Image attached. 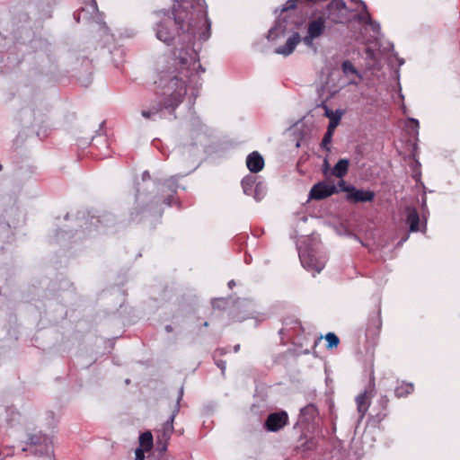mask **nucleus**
Masks as SVG:
<instances>
[{
  "instance_id": "1",
  "label": "nucleus",
  "mask_w": 460,
  "mask_h": 460,
  "mask_svg": "<svg viewBox=\"0 0 460 460\" xmlns=\"http://www.w3.org/2000/svg\"><path fill=\"white\" fill-rule=\"evenodd\" d=\"M173 17L164 14L156 24V38L170 45L176 37L182 43L193 45L210 37L211 22L208 18L205 0H174Z\"/></svg>"
},
{
  "instance_id": "2",
  "label": "nucleus",
  "mask_w": 460,
  "mask_h": 460,
  "mask_svg": "<svg viewBox=\"0 0 460 460\" xmlns=\"http://www.w3.org/2000/svg\"><path fill=\"white\" fill-rule=\"evenodd\" d=\"M198 61V53L190 47L180 50L173 59V67L159 72L155 82L159 101L150 108L142 109L141 115L145 119H152L164 109L174 110L182 102L187 93V79L192 75Z\"/></svg>"
},
{
  "instance_id": "3",
  "label": "nucleus",
  "mask_w": 460,
  "mask_h": 460,
  "mask_svg": "<svg viewBox=\"0 0 460 460\" xmlns=\"http://www.w3.org/2000/svg\"><path fill=\"white\" fill-rule=\"evenodd\" d=\"M28 447L23 450L30 452L35 456H51L53 454V445L51 439L41 433H35L29 437Z\"/></svg>"
},
{
  "instance_id": "4",
  "label": "nucleus",
  "mask_w": 460,
  "mask_h": 460,
  "mask_svg": "<svg viewBox=\"0 0 460 460\" xmlns=\"http://www.w3.org/2000/svg\"><path fill=\"white\" fill-rule=\"evenodd\" d=\"M183 396V387L179 391L178 398L174 409L170 418L163 424L161 429L158 430L157 444L162 445L161 451H165L167 447V442L170 439L173 432V421L180 411V402Z\"/></svg>"
},
{
  "instance_id": "5",
  "label": "nucleus",
  "mask_w": 460,
  "mask_h": 460,
  "mask_svg": "<svg viewBox=\"0 0 460 460\" xmlns=\"http://www.w3.org/2000/svg\"><path fill=\"white\" fill-rule=\"evenodd\" d=\"M325 22L326 18L322 15L308 22L306 35L303 38V41L305 45L312 46L314 40L321 37L324 33Z\"/></svg>"
},
{
  "instance_id": "6",
  "label": "nucleus",
  "mask_w": 460,
  "mask_h": 460,
  "mask_svg": "<svg viewBox=\"0 0 460 460\" xmlns=\"http://www.w3.org/2000/svg\"><path fill=\"white\" fill-rule=\"evenodd\" d=\"M326 20L332 23H341L347 15V5L343 0H332L326 6Z\"/></svg>"
},
{
  "instance_id": "7",
  "label": "nucleus",
  "mask_w": 460,
  "mask_h": 460,
  "mask_svg": "<svg viewBox=\"0 0 460 460\" xmlns=\"http://www.w3.org/2000/svg\"><path fill=\"white\" fill-rule=\"evenodd\" d=\"M300 261L307 270H314L320 273L325 267L324 257H316L312 252L304 251L299 253Z\"/></svg>"
},
{
  "instance_id": "8",
  "label": "nucleus",
  "mask_w": 460,
  "mask_h": 460,
  "mask_svg": "<svg viewBox=\"0 0 460 460\" xmlns=\"http://www.w3.org/2000/svg\"><path fill=\"white\" fill-rule=\"evenodd\" d=\"M288 423L287 411H280L270 413L265 420L264 428L270 432H278Z\"/></svg>"
},
{
  "instance_id": "9",
  "label": "nucleus",
  "mask_w": 460,
  "mask_h": 460,
  "mask_svg": "<svg viewBox=\"0 0 460 460\" xmlns=\"http://www.w3.org/2000/svg\"><path fill=\"white\" fill-rule=\"evenodd\" d=\"M338 192L334 184H329L325 181L315 183L310 190L309 199L322 200Z\"/></svg>"
},
{
  "instance_id": "10",
  "label": "nucleus",
  "mask_w": 460,
  "mask_h": 460,
  "mask_svg": "<svg viewBox=\"0 0 460 460\" xmlns=\"http://www.w3.org/2000/svg\"><path fill=\"white\" fill-rule=\"evenodd\" d=\"M343 191H347V199L358 202H371L375 198L372 190H358L355 187H344Z\"/></svg>"
},
{
  "instance_id": "11",
  "label": "nucleus",
  "mask_w": 460,
  "mask_h": 460,
  "mask_svg": "<svg viewBox=\"0 0 460 460\" xmlns=\"http://www.w3.org/2000/svg\"><path fill=\"white\" fill-rule=\"evenodd\" d=\"M178 189V179L177 176H172L168 178L163 184L162 191L167 193V196L164 199L163 203L168 207L172 206L176 203L175 194Z\"/></svg>"
},
{
  "instance_id": "12",
  "label": "nucleus",
  "mask_w": 460,
  "mask_h": 460,
  "mask_svg": "<svg viewBox=\"0 0 460 460\" xmlns=\"http://www.w3.org/2000/svg\"><path fill=\"white\" fill-rule=\"evenodd\" d=\"M246 166L251 172L257 173L264 167V158L258 151H253L246 157Z\"/></svg>"
},
{
  "instance_id": "13",
  "label": "nucleus",
  "mask_w": 460,
  "mask_h": 460,
  "mask_svg": "<svg viewBox=\"0 0 460 460\" xmlns=\"http://www.w3.org/2000/svg\"><path fill=\"white\" fill-rule=\"evenodd\" d=\"M371 394L367 390L360 393L356 396L357 410L359 415V420H362L367 412L370 406Z\"/></svg>"
},
{
  "instance_id": "14",
  "label": "nucleus",
  "mask_w": 460,
  "mask_h": 460,
  "mask_svg": "<svg viewBox=\"0 0 460 460\" xmlns=\"http://www.w3.org/2000/svg\"><path fill=\"white\" fill-rule=\"evenodd\" d=\"M300 40V35L297 32H295L288 39L284 46H280L276 49L275 53L288 56L294 51Z\"/></svg>"
},
{
  "instance_id": "15",
  "label": "nucleus",
  "mask_w": 460,
  "mask_h": 460,
  "mask_svg": "<svg viewBox=\"0 0 460 460\" xmlns=\"http://www.w3.org/2000/svg\"><path fill=\"white\" fill-rule=\"evenodd\" d=\"M87 7H83L79 12L74 13L76 22H79L82 16L84 20L93 18L99 12L97 3L95 0H89Z\"/></svg>"
},
{
  "instance_id": "16",
  "label": "nucleus",
  "mask_w": 460,
  "mask_h": 460,
  "mask_svg": "<svg viewBox=\"0 0 460 460\" xmlns=\"http://www.w3.org/2000/svg\"><path fill=\"white\" fill-rule=\"evenodd\" d=\"M389 404V398L386 395H382L377 401V406L380 411L374 416H371V420L375 423H380L387 416V407Z\"/></svg>"
},
{
  "instance_id": "17",
  "label": "nucleus",
  "mask_w": 460,
  "mask_h": 460,
  "mask_svg": "<svg viewBox=\"0 0 460 460\" xmlns=\"http://www.w3.org/2000/svg\"><path fill=\"white\" fill-rule=\"evenodd\" d=\"M406 222L410 226L411 232H417L419 231V223H420V217L415 208H406Z\"/></svg>"
},
{
  "instance_id": "18",
  "label": "nucleus",
  "mask_w": 460,
  "mask_h": 460,
  "mask_svg": "<svg viewBox=\"0 0 460 460\" xmlns=\"http://www.w3.org/2000/svg\"><path fill=\"white\" fill-rule=\"evenodd\" d=\"M349 169V161L347 159H340L332 169V175L338 178H343Z\"/></svg>"
},
{
  "instance_id": "19",
  "label": "nucleus",
  "mask_w": 460,
  "mask_h": 460,
  "mask_svg": "<svg viewBox=\"0 0 460 460\" xmlns=\"http://www.w3.org/2000/svg\"><path fill=\"white\" fill-rule=\"evenodd\" d=\"M301 416L305 421L309 422L315 419L318 415V409L314 404H308L300 410Z\"/></svg>"
},
{
  "instance_id": "20",
  "label": "nucleus",
  "mask_w": 460,
  "mask_h": 460,
  "mask_svg": "<svg viewBox=\"0 0 460 460\" xmlns=\"http://www.w3.org/2000/svg\"><path fill=\"white\" fill-rule=\"evenodd\" d=\"M242 188L246 195H252L256 186V178L253 175L245 176L242 181Z\"/></svg>"
},
{
  "instance_id": "21",
  "label": "nucleus",
  "mask_w": 460,
  "mask_h": 460,
  "mask_svg": "<svg viewBox=\"0 0 460 460\" xmlns=\"http://www.w3.org/2000/svg\"><path fill=\"white\" fill-rule=\"evenodd\" d=\"M413 389V385L411 383L403 382L395 387L394 394L398 398L404 397L411 394Z\"/></svg>"
},
{
  "instance_id": "22",
  "label": "nucleus",
  "mask_w": 460,
  "mask_h": 460,
  "mask_svg": "<svg viewBox=\"0 0 460 460\" xmlns=\"http://www.w3.org/2000/svg\"><path fill=\"white\" fill-rule=\"evenodd\" d=\"M140 447L150 450L153 447V436L150 431H146L139 436Z\"/></svg>"
},
{
  "instance_id": "23",
  "label": "nucleus",
  "mask_w": 460,
  "mask_h": 460,
  "mask_svg": "<svg viewBox=\"0 0 460 460\" xmlns=\"http://www.w3.org/2000/svg\"><path fill=\"white\" fill-rule=\"evenodd\" d=\"M342 72L344 75H348L349 74H353L358 75L359 78H361V75L358 73V71L356 69V67L353 66V64L349 61L345 60L341 64Z\"/></svg>"
},
{
  "instance_id": "24",
  "label": "nucleus",
  "mask_w": 460,
  "mask_h": 460,
  "mask_svg": "<svg viewBox=\"0 0 460 460\" xmlns=\"http://www.w3.org/2000/svg\"><path fill=\"white\" fill-rule=\"evenodd\" d=\"M325 340L327 341V348L328 349H332L334 347H337L340 343V339L339 337L333 333V332H328L326 335H325Z\"/></svg>"
},
{
  "instance_id": "25",
  "label": "nucleus",
  "mask_w": 460,
  "mask_h": 460,
  "mask_svg": "<svg viewBox=\"0 0 460 460\" xmlns=\"http://www.w3.org/2000/svg\"><path fill=\"white\" fill-rule=\"evenodd\" d=\"M264 186L261 182H258L253 190V192L252 195H253L254 199L256 200H261L264 194H265V190H264Z\"/></svg>"
},
{
  "instance_id": "26",
  "label": "nucleus",
  "mask_w": 460,
  "mask_h": 460,
  "mask_svg": "<svg viewBox=\"0 0 460 460\" xmlns=\"http://www.w3.org/2000/svg\"><path fill=\"white\" fill-rule=\"evenodd\" d=\"M333 132L326 131V133L323 136V138L322 140L321 146L323 148L326 149L327 151H330L329 145L332 142Z\"/></svg>"
},
{
  "instance_id": "27",
  "label": "nucleus",
  "mask_w": 460,
  "mask_h": 460,
  "mask_svg": "<svg viewBox=\"0 0 460 460\" xmlns=\"http://www.w3.org/2000/svg\"><path fill=\"white\" fill-rule=\"evenodd\" d=\"M365 11L358 15V19L360 22H366V23H372V20L370 17L369 13L367 11V6L363 3Z\"/></svg>"
},
{
  "instance_id": "28",
  "label": "nucleus",
  "mask_w": 460,
  "mask_h": 460,
  "mask_svg": "<svg viewBox=\"0 0 460 460\" xmlns=\"http://www.w3.org/2000/svg\"><path fill=\"white\" fill-rule=\"evenodd\" d=\"M340 120H341V115L331 117L327 131L333 132L335 128L339 125Z\"/></svg>"
},
{
  "instance_id": "29",
  "label": "nucleus",
  "mask_w": 460,
  "mask_h": 460,
  "mask_svg": "<svg viewBox=\"0 0 460 460\" xmlns=\"http://www.w3.org/2000/svg\"><path fill=\"white\" fill-rule=\"evenodd\" d=\"M296 1L297 0H288L284 5H283V8H282V11L283 12H286V11H288V10H292V9H295L296 6Z\"/></svg>"
},
{
  "instance_id": "30",
  "label": "nucleus",
  "mask_w": 460,
  "mask_h": 460,
  "mask_svg": "<svg viewBox=\"0 0 460 460\" xmlns=\"http://www.w3.org/2000/svg\"><path fill=\"white\" fill-rule=\"evenodd\" d=\"M215 364L220 368L223 375H225L226 368V362L225 360L220 359L219 358H213Z\"/></svg>"
},
{
  "instance_id": "31",
  "label": "nucleus",
  "mask_w": 460,
  "mask_h": 460,
  "mask_svg": "<svg viewBox=\"0 0 460 460\" xmlns=\"http://www.w3.org/2000/svg\"><path fill=\"white\" fill-rule=\"evenodd\" d=\"M146 451V450L142 447L137 448L135 451V460H144Z\"/></svg>"
},
{
  "instance_id": "32",
  "label": "nucleus",
  "mask_w": 460,
  "mask_h": 460,
  "mask_svg": "<svg viewBox=\"0 0 460 460\" xmlns=\"http://www.w3.org/2000/svg\"><path fill=\"white\" fill-rule=\"evenodd\" d=\"M228 352L227 349L218 348L213 353V358H220Z\"/></svg>"
},
{
  "instance_id": "33",
  "label": "nucleus",
  "mask_w": 460,
  "mask_h": 460,
  "mask_svg": "<svg viewBox=\"0 0 460 460\" xmlns=\"http://www.w3.org/2000/svg\"><path fill=\"white\" fill-rule=\"evenodd\" d=\"M223 302H224V299L217 298L212 301V305L214 308H219V306H220L219 303H223Z\"/></svg>"
},
{
  "instance_id": "34",
  "label": "nucleus",
  "mask_w": 460,
  "mask_h": 460,
  "mask_svg": "<svg viewBox=\"0 0 460 460\" xmlns=\"http://www.w3.org/2000/svg\"><path fill=\"white\" fill-rule=\"evenodd\" d=\"M325 115L331 119L332 116H337L338 114H333L327 107L325 108Z\"/></svg>"
},
{
  "instance_id": "35",
  "label": "nucleus",
  "mask_w": 460,
  "mask_h": 460,
  "mask_svg": "<svg viewBox=\"0 0 460 460\" xmlns=\"http://www.w3.org/2000/svg\"><path fill=\"white\" fill-rule=\"evenodd\" d=\"M369 24L372 26V28H373V30H374V31H378V30L380 29L379 24H378V23H376V22H372V23H369Z\"/></svg>"
},
{
  "instance_id": "36",
  "label": "nucleus",
  "mask_w": 460,
  "mask_h": 460,
  "mask_svg": "<svg viewBox=\"0 0 460 460\" xmlns=\"http://www.w3.org/2000/svg\"><path fill=\"white\" fill-rule=\"evenodd\" d=\"M339 186L341 187V189L343 190V188L344 187H347L346 184H345V181L343 180H341L340 182H339Z\"/></svg>"
},
{
  "instance_id": "37",
  "label": "nucleus",
  "mask_w": 460,
  "mask_h": 460,
  "mask_svg": "<svg viewBox=\"0 0 460 460\" xmlns=\"http://www.w3.org/2000/svg\"><path fill=\"white\" fill-rule=\"evenodd\" d=\"M234 286H235V282H234V280H233V279H232V280H230V281L228 282V287H229V288H233V287H234Z\"/></svg>"
},
{
  "instance_id": "38",
  "label": "nucleus",
  "mask_w": 460,
  "mask_h": 460,
  "mask_svg": "<svg viewBox=\"0 0 460 460\" xmlns=\"http://www.w3.org/2000/svg\"><path fill=\"white\" fill-rule=\"evenodd\" d=\"M411 121L412 123H414V124H415V128H419V121H418L417 119H411Z\"/></svg>"
},
{
  "instance_id": "39",
  "label": "nucleus",
  "mask_w": 460,
  "mask_h": 460,
  "mask_svg": "<svg viewBox=\"0 0 460 460\" xmlns=\"http://www.w3.org/2000/svg\"><path fill=\"white\" fill-rule=\"evenodd\" d=\"M240 349V345L239 344H236L234 347V352H238Z\"/></svg>"
},
{
  "instance_id": "40",
  "label": "nucleus",
  "mask_w": 460,
  "mask_h": 460,
  "mask_svg": "<svg viewBox=\"0 0 460 460\" xmlns=\"http://www.w3.org/2000/svg\"><path fill=\"white\" fill-rule=\"evenodd\" d=\"M274 30H275V29H271V30L269 31V38L272 37L273 32H274Z\"/></svg>"
},
{
  "instance_id": "41",
  "label": "nucleus",
  "mask_w": 460,
  "mask_h": 460,
  "mask_svg": "<svg viewBox=\"0 0 460 460\" xmlns=\"http://www.w3.org/2000/svg\"><path fill=\"white\" fill-rule=\"evenodd\" d=\"M166 330H167L168 332H170V331L172 330V327H171V326H167V327H166Z\"/></svg>"
},
{
  "instance_id": "42",
  "label": "nucleus",
  "mask_w": 460,
  "mask_h": 460,
  "mask_svg": "<svg viewBox=\"0 0 460 460\" xmlns=\"http://www.w3.org/2000/svg\"><path fill=\"white\" fill-rule=\"evenodd\" d=\"M204 326H205V327H208V322H205V323H204Z\"/></svg>"
},
{
  "instance_id": "43",
  "label": "nucleus",
  "mask_w": 460,
  "mask_h": 460,
  "mask_svg": "<svg viewBox=\"0 0 460 460\" xmlns=\"http://www.w3.org/2000/svg\"><path fill=\"white\" fill-rule=\"evenodd\" d=\"M2 169H3V166H2V164H0V171H1Z\"/></svg>"
}]
</instances>
